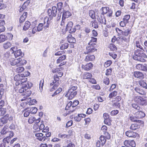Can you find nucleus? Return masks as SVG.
<instances>
[{"instance_id":"obj_6","label":"nucleus","mask_w":147,"mask_h":147,"mask_svg":"<svg viewBox=\"0 0 147 147\" xmlns=\"http://www.w3.org/2000/svg\"><path fill=\"white\" fill-rule=\"evenodd\" d=\"M47 12L51 20L53 17H55L57 14V9L56 7L53 6L52 9H49L47 11Z\"/></svg>"},{"instance_id":"obj_19","label":"nucleus","mask_w":147,"mask_h":147,"mask_svg":"<svg viewBox=\"0 0 147 147\" xmlns=\"http://www.w3.org/2000/svg\"><path fill=\"white\" fill-rule=\"evenodd\" d=\"M18 59H15L13 58H11L9 60V63L11 65L13 66L16 65H18Z\"/></svg>"},{"instance_id":"obj_21","label":"nucleus","mask_w":147,"mask_h":147,"mask_svg":"<svg viewBox=\"0 0 147 147\" xmlns=\"http://www.w3.org/2000/svg\"><path fill=\"white\" fill-rule=\"evenodd\" d=\"M95 59V56L93 55H88L86 57L85 59L86 61H92Z\"/></svg>"},{"instance_id":"obj_11","label":"nucleus","mask_w":147,"mask_h":147,"mask_svg":"<svg viewBox=\"0 0 147 147\" xmlns=\"http://www.w3.org/2000/svg\"><path fill=\"white\" fill-rule=\"evenodd\" d=\"M136 68L138 70L147 71V65L138 64L136 66Z\"/></svg>"},{"instance_id":"obj_48","label":"nucleus","mask_w":147,"mask_h":147,"mask_svg":"<svg viewBox=\"0 0 147 147\" xmlns=\"http://www.w3.org/2000/svg\"><path fill=\"white\" fill-rule=\"evenodd\" d=\"M37 108L35 107H33L31 108L30 110V112L31 114H35L36 113L37 111Z\"/></svg>"},{"instance_id":"obj_13","label":"nucleus","mask_w":147,"mask_h":147,"mask_svg":"<svg viewBox=\"0 0 147 147\" xmlns=\"http://www.w3.org/2000/svg\"><path fill=\"white\" fill-rule=\"evenodd\" d=\"M125 134L127 136L129 137L133 138H135L138 136V134L136 133L130 131H128L126 132Z\"/></svg>"},{"instance_id":"obj_9","label":"nucleus","mask_w":147,"mask_h":147,"mask_svg":"<svg viewBox=\"0 0 147 147\" xmlns=\"http://www.w3.org/2000/svg\"><path fill=\"white\" fill-rule=\"evenodd\" d=\"M66 31H68L70 33L75 32L76 31L75 27H73V23L72 22H69L66 26Z\"/></svg>"},{"instance_id":"obj_40","label":"nucleus","mask_w":147,"mask_h":147,"mask_svg":"<svg viewBox=\"0 0 147 147\" xmlns=\"http://www.w3.org/2000/svg\"><path fill=\"white\" fill-rule=\"evenodd\" d=\"M139 127V126L136 124H133L130 127V129L132 130H135Z\"/></svg>"},{"instance_id":"obj_45","label":"nucleus","mask_w":147,"mask_h":147,"mask_svg":"<svg viewBox=\"0 0 147 147\" xmlns=\"http://www.w3.org/2000/svg\"><path fill=\"white\" fill-rule=\"evenodd\" d=\"M112 106L113 108H119L120 107V103L118 102H115L112 104Z\"/></svg>"},{"instance_id":"obj_60","label":"nucleus","mask_w":147,"mask_h":147,"mask_svg":"<svg viewBox=\"0 0 147 147\" xmlns=\"http://www.w3.org/2000/svg\"><path fill=\"white\" fill-rule=\"evenodd\" d=\"M129 145L131 147H135L136 145L135 142L133 140H129Z\"/></svg>"},{"instance_id":"obj_57","label":"nucleus","mask_w":147,"mask_h":147,"mask_svg":"<svg viewBox=\"0 0 147 147\" xmlns=\"http://www.w3.org/2000/svg\"><path fill=\"white\" fill-rule=\"evenodd\" d=\"M8 131V129L5 127H4L1 131V134L4 135L6 134Z\"/></svg>"},{"instance_id":"obj_20","label":"nucleus","mask_w":147,"mask_h":147,"mask_svg":"<svg viewBox=\"0 0 147 147\" xmlns=\"http://www.w3.org/2000/svg\"><path fill=\"white\" fill-rule=\"evenodd\" d=\"M50 23V22L49 21V18H48L46 17L44 18L43 24L44 25V28L45 29L49 27Z\"/></svg>"},{"instance_id":"obj_28","label":"nucleus","mask_w":147,"mask_h":147,"mask_svg":"<svg viewBox=\"0 0 147 147\" xmlns=\"http://www.w3.org/2000/svg\"><path fill=\"white\" fill-rule=\"evenodd\" d=\"M107 128L106 126L103 125L101 128V130H103V131L105 132V134L107 136L108 138H110V134L108 132H105V131L107 130Z\"/></svg>"},{"instance_id":"obj_42","label":"nucleus","mask_w":147,"mask_h":147,"mask_svg":"<svg viewBox=\"0 0 147 147\" xmlns=\"http://www.w3.org/2000/svg\"><path fill=\"white\" fill-rule=\"evenodd\" d=\"M11 43L9 42H6L4 43L3 45V47L5 49H6L11 47Z\"/></svg>"},{"instance_id":"obj_23","label":"nucleus","mask_w":147,"mask_h":147,"mask_svg":"<svg viewBox=\"0 0 147 147\" xmlns=\"http://www.w3.org/2000/svg\"><path fill=\"white\" fill-rule=\"evenodd\" d=\"M141 43L142 40L141 38H139L138 39V40L136 42V47L138 48H139L143 50V48L141 45Z\"/></svg>"},{"instance_id":"obj_31","label":"nucleus","mask_w":147,"mask_h":147,"mask_svg":"<svg viewBox=\"0 0 147 147\" xmlns=\"http://www.w3.org/2000/svg\"><path fill=\"white\" fill-rule=\"evenodd\" d=\"M28 99V101H29V105H34L37 102V101L35 99H33L31 100V98H29V96L28 98L27 99H26V100Z\"/></svg>"},{"instance_id":"obj_29","label":"nucleus","mask_w":147,"mask_h":147,"mask_svg":"<svg viewBox=\"0 0 147 147\" xmlns=\"http://www.w3.org/2000/svg\"><path fill=\"white\" fill-rule=\"evenodd\" d=\"M135 91L141 95H144V92L143 90L139 87H136L135 88Z\"/></svg>"},{"instance_id":"obj_47","label":"nucleus","mask_w":147,"mask_h":147,"mask_svg":"<svg viewBox=\"0 0 147 147\" xmlns=\"http://www.w3.org/2000/svg\"><path fill=\"white\" fill-rule=\"evenodd\" d=\"M130 17V15H127L125 16L123 18V20H124L125 22H126L127 23H128L129 22V19Z\"/></svg>"},{"instance_id":"obj_61","label":"nucleus","mask_w":147,"mask_h":147,"mask_svg":"<svg viewBox=\"0 0 147 147\" xmlns=\"http://www.w3.org/2000/svg\"><path fill=\"white\" fill-rule=\"evenodd\" d=\"M4 93V89L2 87L0 86V99L2 98V95Z\"/></svg>"},{"instance_id":"obj_15","label":"nucleus","mask_w":147,"mask_h":147,"mask_svg":"<svg viewBox=\"0 0 147 147\" xmlns=\"http://www.w3.org/2000/svg\"><path fill=\"white\" fill-rule=\"evenodd\" d=\"M134 76L135 78L142 79L144 78L143 74L140 71H135L134 72Z\"/></svg>"},{"instance_id":"obj_38","label":"nucleus","mask_w":147,"mask_h":147,"mask_svg":"<svg viewBox=\"0 0 147 147\" xmlns=\"http://www.w3.org/2000/svg\"><path fill=\"white\" fill-rule=\"evenodd\" d=\"M54 80L52 82L54 83V85L56 84L57 83H59V78L58 76V75L57 74H55L54 76Z\"/></svg>"},{"instance_id":"obj_27","label":"nucleus","mask_w":147,"mask_h":147,"mask_svg":"<svg viewBox=\"0 0 147 147\" xmlns=\"http://www.w3.org/2000/svg\"><path fill=\"white\" fill-rule=\"evenodd\" d=\"M15 57L16 58L22 55V52L20 49L15 51L13 53Z\"/></svg>"},{"instance_id":"obj_34","label":"nucleus","mask_w":147,"mask_h":147,"mask_svg":"<svg viewBox=\"0 0 147 147\" xmlns=\"http://www.w3.org/2000/svg\"><path fill=\"white\" fill-rule=\"evenodd\" d=\"M22 74H18L16 75L14 77V79L15 81H18L20 82V80L21 79V78H22Z\"/></svg>"},{"instance_id":"obj_43","label":"nucleus","mask_w":147,"mask_h":147,"mask_svg":"<svg viewBox=\"0 0 147 147\" xmlns=\"http://www.w3.org/2000/svg\"><path fill=\"white\" fill-rule=\"evenodd\" d=\"M117 94V92L116 91H114L110 93L109 95V97L110 98H112L113 97H115Z\"/></svg>"},{"instance_id":"obj_10","label":"nucleus","mask_w":147,"mask_h":147,"mask_svg":"<svg viewBox=\"0 0 147 147\" xmlns=\"http://www.w3.org/2000/svg\"><path fill=\"white\" fill-rule=\"evenodd\" d=\"M66 56L65 55H63L60 56L57 60V64L60 63L59 65V66H61L65 63L63 61L66 59Z\"/></svg>"},{"instance_id":"obj_63","label":"nucleus","mask_w":147,"mask_h":147,"mask_svg":"<svg viewBox=\"0 0 147 147\" xmlns=\"http://www.w3.org/2000/svg\"><path fill=\"white\" fill-rule=\"evenodd\" d=\"M10 138L11 137H7L3 139V142L5 143V144L6 142L8 143L9 142Z\"/></svg>"},{"instance_id":"obj_25","label":"nucleus","mask_w":147,"mask_h":147,"mask_svg":"<svg viewBox=\"0 0 147 147\" xmlns=\"http://www.w3.org/2000/svg\"><path fill=\"white\" fill-rule=\"evenodd\" d=\"M109 8L108 7H102L100 9L102 11L101 14L104 15V14L107 13L108 11H109Z\"/></svg>"},{"instance_id":"obj_22","label":"nucleus","mask_w":147,"mask_h":147,"mask_svg":"<svg viewBox=\"0 0 147 147\" xmlns=\"http://www.w3.org/2000/svg\"><path fill=\"white\" fill-rule=\"evenodd\" d=\"M18 65H24L26 63V60L24 59H22V58H18Z\"/></svg>"},{"instance_id":"obj_26","label":"nucleus","mask_w":147,"mask_h":147,"mask_svg":"<svg viewBox=\"0 0 147 147\" xmlns=\"http://www.w3.org/2000/svg\"><path fill=\"white\" fill-rule=\"evenodd\" d=\"M31 25L30 23L28 21H26L23 28V30H27Z\"/></svg>"},{"instance_id":"obj_5","label":"nucleus","mask_w":147,"mask_h":147,"mask_svg":"<svg viewBox=\"0 0 147 147\" xmlns=\"http://www.w3.org/2000/svg\"><path fill=\"white\" fill-rule=\"evenodd\" d=\"M134 101L142 105H146L147 104V101L145 97L137 96L134 98Z\"/></svg>"},{"instance_id":"obj_37","label":"nucleus","mask_w":147,"mask_h":147,"mask_svg":"<svg viewBox=\"0 0 147 147\" xmlns=\"http://www.w3.org/2000/svg\"><path fill=\"white\" fill-rule=\"evenodd\" d=\"M54 80L52 82L54 83V85L56 84L57 83H59V78L58 76V75L57 74H55L54 76Z\"/></svg>"},{"instance_id":"obj_3","label":"nucleus","mask_w":147,"mask_h":147,"mask_svg":"<svg viewBox=\"0 0 147 147\" xmlns=\"http://www.w3.org/2000/svg\"><path fill=\"white\" fill-rule=\"evenodd\" d=\"M76 86L71 85L69 87L68 92L65 95V96L68 97V99L70 100L72 99L77 94L76 90L77 89Z\"/></svg>"},{"instance_id":"obj_41","label":"nucleus","mask_w":147,"mask_h":147,"mask_svg":"<svg viewBox=\"0 0 147 147\" xmlns=\"http://www.w3.org/2000/svg\"><path fill=\"white\" fill-rule=\"evenodd\" d=\"M130 33V30L127 29L124 31L123 32L122 35L123 36L127 37Z\"/></svg>"},{"instance_id":"obj_32","label":"nucleus","mask_w":147,"mask_h":147,"mask_svg":"<svg viewBox=\"0 0 147 147\" xmlns=\"http://www.w3.org/2000/svg\"><path fill=\"white\" fill-rule=\"evenodd\" d=\"M58 137L59 138H62V139L69 138L70 137V135L69 134H58Z\"/></svg>"},{"instance_id":"obj_46","label":"nucleus","mask_w":147,"mask_h":147,"mask_svg":"<svg viewBox=\"0 0 147 147\" xmlns=\"http://www.w3.org/2000/svg\"><path fill=\"white\" fill-rule=\"evenodd\" d=\"M109 47L110 50L112 51H116L117 50V47L114 44H110Z\"/></svg>"},{"instance_id":"obj_62","label":"nucleus","mask_w":147,"mask_h":147,"mask_svg":"<svg viewBox=\"0 0 147 147\" xmlns=\"http://www.w3.org/2000/svg\"><path fill=\"white\" fill-rule=\"evenodd\" d=\"M112 63V62L111 60H109L106 62L104 64L105 67H107L110 66Z\"/></svg>"},{"instance_id":"obj_59","label":"nucleus","mask_w":147,"mask_h":147,"mask_svg":"<svg viewBox=\"0 0 147 147\" xmlns=\"http://www.w3.org/2000/svg\"><path fill=\"white\" fill-rule=\"evenodd\" d=\"M120 40H123L124 41L127 42L129 41V37H124L121 36L119 38Z\"/></svg>"},{"instance_id":"obj_8","label":"nucleus","mask_w":147,"mask_h":147,"mask_svg":"<svg viewBox=\"0 0 147 147\" xmlns=\"http://www.w3.org/2000/svg\"><path fill=\"white\" fill-rule=\"evenodd\" d=\"M96 17L99 24H102L105 25L106 24V21L105 16L100 13H97Z\"/></svg>"},{"instance_id":"obj_51","label":"nucleus","mask_w":147,"mask_h":147,"mask_svg":"<svg viewBox=\"0 0 147 147\" xmlns=\"http://www.w3.org/2000/svg\"><path fill=\"white\" fill-rule=\"evenodd\" d=\"M24 70V67H17L16 69V71L18 73H21Z\"/></svg>"},{"instance_id":"obj_30","label":"nucleus","mask_w":147,"mask_h":147,"mask_svg":"<svg viewBox=\"0 0 147 147\" xmlns=\"http://www.w3.org/2000/svg\"><path fill=\"white\" fill-rule=\"evenodd\" d=\"M67 39L68 42L70 43H74L75 42V38L71 35H69L68 36Z\"/></svg>"},{"instance_id":"obj_52","label":"nucleus","mask_w":147,"mask_h":147,"mask_svg":"<svg viewBox=\"0 0 147 147\" xmlns=\"http://www.w3.org/2000/svg\"><path fill=\"white\" fill-rule=\"evenodd\" d=\"M63 3L62 2H59L57 3V6L58 8V9L59 11H60L61 10V9L63 7Z\"/></svg>"},{"instance_id":"obj_16","label":"nucleus","mask_w":147,"mask_h":147,"mask_svg":"<svg viewBox=\"0 0 147 147\" xmlns=\"http://www.w3.org/2000/svg\"><path fill=\"white\" fill-rule=\"evenodd\" d=\"M138 111L135 114L136 116V117H137L138 119H140L145 116V115L144 112L140 110Z\"/></svg>"},{"instance_id":"obj_58","label":"nucleus","mask_w":147,"mask_h":147,"mask_svg":"<svg viewBox=\"0 0 147 147\" xmlns=\"http://www.w3.org/2000/svg\"><path fill=\"white\" fill-rule=\"evenodd\" d=\"M6 109L5 108H1L0 110V115L2 116L5 114L6 112Z\"/></svg>"},{"instance_id":"obj_17","label":"nucleus","mask_w":147,"mask_h":147,"mask_svg":"<svg viewBox=\"0 0 147 147\" xmlns=\"http://www.w3.org/2000/svg\"><path fill=\"white\" fill-rule=\"evenodd\" d=\"M30 1L29 0H27L25 2L19 9V11L21 12L24 10L25 9L30 3Z\"/></svg>"},{"instance_id":"obj_50","label":"nucleus","mask_w":147,"mask_h":147,"mask_svg":"<svg viewBox=\"0 0 147 147\" xmlns=\"http://www.w3.org/2000/svg\"><path fill=\"white\" fill-rule=\"evenodd\" d=\"M44 80H41L39 84V89L40 92H42V88L44 85Z\"/></svg>"},{"instance_id":"obj_64","label":"nucleus","mask_w":147,"mask_h":147,"mask_svg":"<svg viewBox=\"0 0 147 147\" xmlns=\"http://www.w3.org/2000/svg\"><path fill=\"white\" fill-rule=\"evenodd\" d=\"M103 83H105L106 85H108L109 83V78H105L103 80Z\"/></svg>"},{"instance_id":"obj_4","label":"nucleus","mask_w":147,"mask_h":147,"mask_svg":"<svg viewBox=\"0 0 147 147\" xmlns=\"http://www.w3.org/2000/svg\"><path fill=\"white\" fill-rule=\"evenodd\" d=\"M88 46L86 47V51L84 53L86 54L88 53H93L96 51L97 49L95 48L96 47V44H92L91 43H88Z\"/></svg>"},{"instance_id":"obj_56","label":"nucleus","mask_w":147,"mask_h":147,"mask_svg":"<svg viewBox=\"0 0 147 147\" xmlns=\"http://www.w3.org/2000/svg\"><path fill=\"white\" fill-rule=\"evenodd\" d=\"M92 77L91 74L90 73H86L84 76V78L86 79H90Z\"/></svg>"},{"instance_id":"obj_39","label":"nucleus","mask_w":147,"mask_h":147,"mask_svg":"<svg viewBox=\"0 0 147 147\" xmlns=\"http://www.w3.org/2000/svg\"><path fill=\"white\" fill-rule=\"evenodd\" d=\"M139 85L144 88L147 89V85L146 83L144 81H141L139 82Z\"/></svg>"},{"instance_id":"obj_44","label":"nucleus","mask_w":147,"mask_h":147,"mask_svg":"<svg viewBox=\"0 0 147 147\" xmlns=\"http://www.w3.org/2000/svg\"><path fill=\"white\" fill-rule=\"evenodd\" d=\"M69 44L67 43H65L62 44L60 47V49L61 50H63L65 49H66L68 47Z\"/></svg>"},{"instance_id":"obj_49","label":"nucleus","mask_w":147,"mask_h":147,"mask_svg":"<svg viewBox=\"0 0 147 147\" xmlns=\"http://www.w3.org/2000/svg\"><path fill=\"white\" fill-rule=\"evenodd\" d=\"M7 37L5 35L1 34L0 35V42H3L6 40Z\"/></svg>"},{"instance_id":"obj_54","label":"nucleus","mask_w":147,"mask_h":147,"mask_svg":"<svg viewBox=\"0 0 147 147\" xmlns=\"http://www.w3.org/2000/svg\"><path fill=\"white\" fill-rule=\"evenodd\" d=\"M132 106L133 108L137 110H140V107L137 104L135 103H133L132 104Z\"/></svg>"},{"instance_id":"obj_18","label":"nucleus","mask_w":147,"mask_h":147,"mask_svg":"<svg viewBox=\"0 0 147 147\" xmlns=\"http://www.w3.org/2000/svg\"><path fill=\"white\" fill-rule=\"evenodd\" d=\"M93 65L91 63H88L85 65H82V67L84 70H89L93 67Z\"/></svg>"},{"instance_id":"obj_12","label":"nucleus","mask_w":147,"mask_h":147,"mask_svg":"<svg viewBox=\"0 0 147 147\" xmlns=\"http://www.w3.org/2000/svg\"><path fill=\"white\" fill-rule=\"evenodd\" d=\"M129 118V119L132 121L136 122L139 123H140L142 124L143 123V122L142 121L137 119L138 118L137 117H136V114L134 115H130Z\"/></svg>"},{"instance_id":"obj_35","label":"nucleus","mask_w":147,"mask_h":147,"mask_svg":"<svg viewBox=\"0 0 147 147\" xmlns=\"http://www.w3.org/2000/svg\"><path fill=\"white\" fill-rule=\"evenodd\" d=\"M89 16L93 19L96 18L95 13V12L93 10H90L89 11Z\"/></svg>"},{"instance_id":"obj_14","label":"nucleus","mask_w":147,"mask_h":147,"mask_svg":"<svg viewBox=\"0 0 147 147\" xmlns=\"http://www.w3.org/2000/svg\"><path fill=\"white\" fill-rule=\"evenodd\" d=\"M71 15V13L68 11L64 10L62 13V18L63 19H65Z\"/></svg>"},{"instance_id":"obj_55","label":"nucleus","mask_w":147,"mask_h":147,"mask_svg":"<svg viewBox=\"0 0 147 147\" xmlns=\"http://www.w3.org/2000/svg\"><path fill=\"white\" fill-rule=\"evenodd\" d=\"M36 120V118L34 117H30L28 120V122L30 124L33 123Z\"/></svg>"},{"instance_id":"obj_2","label":"nucleus","mask_w":147,"mask_h":147,"mask_svg":"<svg viewBox=\"0 0 147 147\" xmlns=\"http://www.w3.org/2000/svg\"><path fill=\"white\" fill-rule=\"evenodd\" d=\"M143 50L137 49L136 50L134 53V54L133 55V58L135 60H137L142 62H145L146 60L145 59L147 58V56L143 52Z\"/></svg>"},{"instance_id":"obj_1","label":"nucleus","mask_w":147,"mask_h":147,"mask_svg":"<svg viewBox=\"0 0 147 147\" xmlns=\"http://www.w3.org/2000/svg\"><path fill=\"white\" fill-rule=\"evenodd\" d=\"M32 86V84L31 82L27 83L24 84L22 87L19 90V92L20 93H23V94L25 96L21 99L22 101L26 100V99L31 95V92L29 89Z\"/></svg>"},{"instance_id":"obj_33","label":"nucleus","mask_w":147,"mask_h":147,"mask_svg":"<svg viewBox=\"0 0 147 147\" xmlns=\"http://www.w3.org/2000/svg\"><path fill=\"white\" fill-rule=\"evenodd\" d=\"M100 140L101 142V145L102 146L105 144L106 141V139L105 137L104 136H101L100 138Z\"/></svg>"},{"instance_id":"obj_53","label":"nucleus","mask_w":147,"mask_h":147,"mask_svg":"<svg viewBox=\"0 0 147 147\" xmlns=\"http://www.w3.org/2000/svg\"><path fill=\"white\" fill-rule=\"evenodd\" d=\"M44 24L43 23H40L37 28V30L38 31H41L43 27Z\"/></svg>"},{"instance_id":"obj_24","label":"nucleus","mask_w":147,"mask_h":147,"mask_svg":"<svg viewBox=\"0 0 147 147\" xmlns=\"http://www.w3.org/2000/svg\"><path fill=\"white\" fill-rule=\"evenodd\" d=\"M27 12H25L24 13L20 18L19 21L20 23H22L24 21L25 19L27 17Z\"/></svg>"},{"instance_id":"obj_36","label":"nucleus","mask_w":147,"mask_h":147,"mask_svg":"<svg viewBox=\"0 0 147 147\" xmlns=\"http://www.w3.org/2000/svg\"><path fill=\"white\" fill-rule=\"evenodd\" d=\"M21 79L19 83H21L22 85H23L24 84H26L27 83L30 82L27 81V78H25V77H23Z\"/></svg>"},{"instance_id":"obj_7","label":"nucleus","mask_w":147,"mask_h":147,"mask_svg":"<svg viewBox=\"0 0 147 147\" xmlns=\"http://www.w3.org/2000/svg\"><path fill=\"white\" fill-rule=\"evenodd\" d=\"M13 117L11 115L6 114L3 117L1 118L0 121V126H3V124L6 123L8 120L9 121L13 120Z\"/></svg>"}]
</instances>
